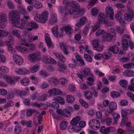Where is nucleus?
<instances>
[{
    "label": "nucleus",
    "instance_id": "1",
    "mask_svg": "<svg viewBox=\"0 0 134 134\" xmlns=\"http://www.w3.org/2000/svg\"><path fill=\"white\" fill-rule=\"evenodd\" d=\"M63 3L67 5L66 11L70 14H73L75 13V12L80 10V5L76 2L72 1L69 2L68 0H63Z\"/></svg>",
    "mask_w": 134,
    "mask_h": 134
},
{
    "label": "nucleus",
    "instance_id": "2",
    "mask_svg": "<svg viewBox=\"0 0 134 134\" xmlns=\"http://www.w3.org/2000/svg\"><path fill=\"white\" fill-rule=\"evenodd\" d=\"M29 19V16L24 15L23 16L20 20L19 19L13 24L17 27L25 29L27 27L28 20Z\"/></svg>",
    "mask_w": 134,
    "mask_h": 134
},
{
    "label": "nucleus",
    "instance_id": "3",
    "mask_svg": "<svg viewBox=\"0 0 134 134\" xmlns=\"http://www.w3.org/2000/svg\"><path fill=\"white\" fill-rule=\"evenodd\" d=\"M41 53L39 51L36 52L29 54L27 56L29 60L32 63H34L41 58Z\"/></svg>",
    "mask_w": 134,
    "mask_h": 134
},
{
    "label": "nucleus",
    "instance_id": "4",
    "mask_svg": "<svg viewBox=\"0 0 134 134\" xmlns=\"http://www.w3.org/2000/svg\"><path fill=\"white\" fill-rule=\"evenodd\" d=\"M9 14L13 24L20 19V13L17 10L11 11L9 12Z\"/></svg>",
    "mask_w": 134,
    "mask_h": 134
},
{
    "label": "nucleus",
    "instance_id": "5",
    "mask_svg": "<svg viewBox=\"0 0 134 134\" xmlns=\"http://www.w3.org/2000/svg\"><path fill=\"white\" fill-rule=\"evenodd\" d=\"M52 31L53 35L56 37L62 38L63 36L64 32L62 29L60 32H59L58 31V26L57 25L54 26L52 29Z\"/></svg>",
    "mask_w": 134,
    "mask_h": 134
},
{
    "label": "nucleus",
    "instance_id": "6",
    "mask_svg": "<svg viewBox=\"0 0 134 134\" xmlns=\"http://www.w3.org/2000/svg\"><path fill=\"white\" fill-rule=\"evenodd\" d=\"M127 11L128 13L124 14V17L125 20L130 22L132 21L134 18V12L130 8L128 9Z\"/></svg>",
    "mask_w": 134,
    "mask_h": 134
},
{
    "label": "nucleus",
    "instance_id": "7",
    "mask_svg": "<svg viewBox=\"0 0 134 134\" xmlns=\"http://www.w3.org/2000/svg\"><path fill=\"white\" fill-rule=\"evenodd\" d=\"M130 37L127 34L122 37L123 41L122 43V47L124 50H126L129 47V42L130 41Z\"/></svg>",
    "mask_w": 134,
    "mask_h": 134
},
{
    "label": "nucleus",
    "instance_id": "8",
    "mask_svg": "<svg viewBox=\"0 0 134 134\" xmlns=\"http://www.w3.org/2000/svg\"><path fill=\"white\" fill-rule=\"evenodd\" d=\"M89 125L93 129L96 130L98 129L100 127V122L98 120L93 119L90 121Z\"/></svg>",
    "mask_w": 134,
    "mask_h": 134
},
{
    "label": "nucleus",
    "instance_id": "9",
    "mask_svg": "<svg viewBox=\"0 0 134 134\" xmlns=\"http://www.w3.org/2000/svg\"><path fill=\"white\" fill-rule=\"evenodd\" d=\"M106 15L107 17H109L111 19H114V12L113 8L108 6L105 9Z\"/></svg>",
    "mask_w": 134,
    "mask_h": 134
},
{
    "label": "nucleus",
    "instance_id": "10",
    "mask_svg": "<svg viewBox=\"0 0 134 134\" xmlns=\"http://www.w3.org/2000/svg\"><path fill=\"white\" fill-rule=\"evenodd\" d=\"M44 38L48 48H49L51 47L53 48L54 47V45L52 43L51 39L48 34H45Z\"/></svg>",
    "mask_w": 134,
    "mask_h": 134
},
{
    "label": "nucleus",
    "instance_id": "11",
    "mask_svg": "<svg viewBox=\"0 0 134 134\" xmlns=\"http://www.w3.org/2000/svg\"><path fill=\"white\" fill-rule=\"evenodd\" d=\"M27 27H28L27 28V30L28 31H31L32 29H36L38 27V25L37 24L35 21H32L30 23L28 22L27 24Z\"/></svg>",
    "mask_w": 134,
    "mask_h": 134
},
{
    "label": "nucleus",
    "instance_id": "12",
    "mask_svg": "<svg viewBox=\"0 0 134 134\" xmlns=\"http://www.w3.org/2000/svg\"><path fill=\"white\" fill-rule=\"evenodd\" d=\"M98 22L97 23H99V24L100 23L106 24L107 22L108 21L106 18V17L103 13L99 14L98 16Z\"/></svg>",
    "mask_w": 134,
    "mask_h": 134
},
{
    "label": "nucleus",
    "instance_id": "13",
    "mask_svg": "<svg viewBox=\"0 0 134 134\" xmlns=\"http://www.w3.org/2000/svg\"><path fill=\"white\" fill-rule=\"evenodd\" d=\"M13 59L16 63L18 65H21L23 62V59L18 55H14Z\"/></svg>",
    "mask_w": 134,
    "mask_h": 134
},
{
    "label": "nucleus",
    "instance_id": "14",
    "mask_svg": "<svg viewBox=\"0 0 134 134\" xmlns=\"http://www.w3.org/2000/svg\"><path fill=\"white\" fill-rule=\"evenodd\" d=\"M72 109V108L71 107H69L67 108V109H64L62 110V115L63 116L67 117H69L70 115V111L68 109L70 110Z\"/></svg>",
    "mask_w": 134,
    "mask_h": 134
},
{
    "label": "nucleus",
    "instance_id": "15",
    "mask_svg": "<svg viewBox=\"0 0 134 134\" xmlns=\"http://www.w3.org/2000/svg\"><path fill=\"white\" fill-rule=\"evenodd\" d=\"M63 32L65 31L66 33L68 34L71 35L73 32V30L70 26H66L62 28Z\"/></svg>",
    "mask_w": 134,
    "mask_h": 134
},
{
    "label": "nucleus",
    "instance_id": "16",
    "mask_svg": "<svg viewBox=\"0 0 134 134\" xmlns=\"http://www.w3.org/2000/svg\"><path fill=\"white\" fill-rule=\"evenodd\" d=\"M54 55L58 58L59 60L62 62H66V59L64 56L62 54L59 53L58 52H55L54 53Z\"/></svg>",
    "mask_w": 134,
    "mask_h": 134
},
{
    "label": "nucleus",
    "instance_id": "17",
    "mask_svg": "<svg viewBox=\"0 0 134 134\" xmlns=\"http://www.w3.org/2000/svg\"><path fill=\"white\" fill-rule=\"evenodd\" d=\"M53 100L55 101L62 105H64L65 103V99L64 98L60 96H56L54 97Z\"/></svg>",
    "mask_w": 134,
    "mask_h": 134
},
{
    "label": "nucleus",
    "instance_id": "18",
    "mask_svg": "<svg viewBox=\"0 0 134 134\" xmlns=\"http://www.w3.org/2000/svg\"><path fill=\"white\" fill-rule=\"evenodd\" d=\"M80 120V117L77 116L73 118L70 122V123L72 125L75 126L78 124Z\"/></svg>",
    "mask_w": 134,
    "mask_h": 134
},
{
    "label": "nucleus",
    "instance_id": "19",
    "mask_svg": "<svg viewBox=\"0 0 134 134\" xmlns=\"http://www.w3.org/2000/svg\"><path fill=\"white\" fill-rule=\"evenodd\" d=\"M114 36L113 35L109 34H105V35L102 36V38L106 42H110L112 40Z\"/></svg>",
    "mask_w": 134,
    "mask_h": 134
},
{
    "label": "nucleus",
    "instance_id": "20",
    "mask_svg": "<svg viewBox=\"0 0 134 134\" xmlns=\"http://www.w3.org/2000/svg\"><path fill=\"white\" fill-rule=\"evenodd\" d=\"M15 71L18 74L20 75H25L28 74L29 72V70L26 69H17Z\"/></svg>",
    "mask_w": 134,
    "mask_h": 134
},
{
    "label": "nucleus",
    "instance_id": "21",
    "mask_svg": "<svg viewBox=\"0 0 134 134\" xmlns=\"http://www.w3.org/2000/svg\"><path fill=\"white\" fill-rule=\"evenodd\" d=\"M111 129H114L113 127L106 128L104 126H102L100 129V132L102 133H107L110 132Z\"/></svg>",
    "mask_w": 134,
    "mask_h": 134
},
{
    "label": "nucleus",
    "instance_id": "22",
    "mask_svg": "<svg viewBox=\"0 0 134 134\" xmlns=\"http://www.w3.org/2000/svg\"><path fill=\"white\" fill-rule=\"evenodd\" d=\"M87 19L85 17H82L80 19V22H78L75 25L78 27H80L83 26L85 23V21Z\"/></svg>",
    "mask_w": 134,
    "mask_h": 134
},
{
    "label": "nucleus",
    "instance_id": "23",
    "mask_svg": "<svg viewBox=\"0 0 134 134\" xmlns=\"http://www.w3.org/2000/svg\"><path fill=\"white\" fill-rule=\"evenodd\" d=\"M17 50L18 51L21 52L23 53H26L29 51V49L22 46L18 47H17Z\"/></svg>",
    "mask_w": 134,
    "mask_h": 134
},
{
    "label": "nucleus",
    "instance_id": "24",
    "mask_svg": "<svg viewBox=\"0 0 134 134\" xmlns=\"http://www.w3.org/2000/svg\"><path fill=\"white\" fill-rule=\"evenodd\" d=\"M49 15V13L47 11H45L42 12V23H46L47 20Z\"/></svg>",
    "mask_w": 134,
    "mask_h": 134
},
{
    "label": "nucleus",
    "instance_id": "25",
    "mask_svg": "<svg viewBox=\"0 0 134 134\" xmlns=\"http://www.w3.org/2000/svg\"><path fill=\"white\" fill-rule=\"evenodd\" d=\"M75 100L74 97L71 95H68L66 96V101L69 103L73 104L75 102Z\"/></svg>",
    "mask_w": 134,
    "mask_h": 134
},
{
    "label": "nucleus",
    "instance_id": "26",
    "mask_svg": "<svg viewBox=\"0 0 134 134\" xmlns=\"http://www.w3.org/2000/svg\"><path fill=\"white\" fill-rule=\"evenodd\" d=\"M109 50L114 53L117 54L118 52L119 49L117 45H115L113 47L109 48Z\"/></svg>",
    "mask_w": 134,
    "mask_h": 134
},
{
    "label": "nucleus",
    "instance_id": "27",
    "mask_svg": "<svg viewBox=\"0 0 134 134\" xmlns=\"http://www.w3.org/2000/svg\"><path fill=\"white\" fill-rule=\"evenodd\" d=\"M84 77L92 76L93 75L91 73L90 69L88 68H86L83 70Z\"/></svg>",
    "mask_w": 134,
    "mask_h": 134
},
{
    "label": "nucleus",
    "instance_id": "28",
    "mask_svg": "<svg viewBox=\"0 0 134 134\" xmlns=\"http://www.w3.org/2000/svg\"><path fill=\"white\" fill-rule=\"evenodd\" d=\"M123 75L126 76L132 77L134 76V72L131 70H125Z\"/></svg>",
    "mask_w": 134,
    "mask_h": 134
},
{
    "label": "nucleus",
    "instance_id": "29",
    "mask_svg": "<svg viewBox=\"0 0 134 134\" xmlns=\"http://www.w3.org/2000/svg\"><path fill=\"white\" fill-rule=\"evenodd\" d=\"M79 127H76L75 129V130L78 132L80 131L81 130L80 127L83 128L85 127L86 125V123L85 122L81 121L80 122L79 124Z\"/></svg>",
    "mask_w": 134,
    "mask_h": 134
},
{
    "label": "nucleus",
    "instance_id": "30",
    "mask_svg": "<svg viewBox=\"0 0 134 134\" xmlns=\"http://www.w3.org/2000/svg\"><path fill=\"white\" fill-rule=\"evenodd\" d=\"M84 95L85 97L88 100L92 98V95L90 91H85L84 92Z\"/></svg>",
    "mask_w": 134,
    "mask_h": 134
},
{
    "label": "nucleus",
    "instance_id": "31",
    "mask_svg": "<svg viewBox=\"0 0 134 134\" xmlns=\"http://www.w3.org/2000/svg\"><path fill=\"white\" fill-rule=\"evenodd\" d=\"M111 115L114 118V121H113V123L115 124H117L119 118L120 117V115L118 114H115L114 113H112Z\"/></svg>",
    "mask_w": 134,
    "mask_h": 134
},
{
    "label": "nucleus",
    "instance_id": "32",
    "mask_svg": "<svg viewBox=\"0 0 134 134\" xmlns=\"http://www.w3.org/2000/svg\"><path fill=\"white\" fill-rule=\"evenodd\" d=\"M15 93L17 95L21 97L26 95V92L24 91H20L18 90H15Z\"/></svg>",
    "mask_w": 134,
    "mask_h": 134
},
{
    "label": "nucleus",
    "instance_id": "33",
    "mask_svg": "<svg viewBox=\"0 0 134 134\" xmlns=\"http://www.w3.org/2000/svg\"><path fill=\"white\" fill-rule=\"evenodd\" d=\"M109 107L110 110H114L117 108L116 104L115 102H111L109 103Z\"/></svg>",
    "mask_w": 134,
    "mask_h": 134
},
{
    "label": "nucleus",
    "instance_id": "34",
    "mask_svg": "<svg viewBox=\"0 0 134 134\" xmlns=\"http://www.w3.org/2000/svg\"><path fill=\"white\" fill-rule=\"evenodd\" d=\"M20 82L21 84L24 86H28L30 82V80L27 78H24L20 81Z\"/></svg>",
    "mask_w": 134,
    "mask_h": 134
},
{
    "label": "nucleus",
    "instance_id": "35",
    "mask_svg": "<svg viewBox=\"0 0 134 134\" xmlns=\"http://www.w3.org/2000/svg\"><path fill=\"white\" fill-rule=\"evenodd\" d=\"M39 94L38 93H34L31 96V99L33 100L36 99L37 98L38 99L37 100L38 102H39L40 100H41L42 99L41 96V97H38Z\"/></svg>",
    "mask_w": 134,
    "mask_h": 134
},
{
    "label": "nucleus",
    "instance_id": "36",
    "mask_svg": "<svg viewBox=\"0 0 134 134\" xmlns=\"http://www.w3.org/2000/svg\"><path fill=\"white\" fill-rule=\"evenodd\" d=\"M0 20L4 22L7 21V17L6 14L2 12L0 13Z\"/></svg>",
    "mask_w": 134,
    "mask_h": 134
},
{
    "label": "nucleus",
    "instance_id": "37",
    "mask_svg": "<svg viewBox=\"0 0 134 134\" xmlns=\"http://www.w3.org/2000/svg\"><path fill=\"white\" fill-rule=\"evenodd\" d=\"M102 58L105 59H110L111 57V53L109 52H105L102 54Z\"/></svg>",
    "mask_w": 134,
    "mask_h": 134
},
{
    "label": "nucleus",
    "instance_id": "38",
    "mask_svg": "<svg viewBox=\"0 0 134 134\" xmlns=\"http://www.w3.org/2000/svg\"><path fill=\"white\" fill-rule=\"evenodd\" d=\"M34 19L38 22L41 23L42 22V14H36L34 17Z\"/></svg>",
    "mask_w": 134,
    "mask_h": 134
},
{
    "label": "nucleus",
    "instance_id": "39",
    "mask_svg": "<svg viewBox=\"0 0 134 134\" xmlns=\"http://www.w3.org/2000/svg\"><path fill=\"white\" fill-rule=\"evenodd\" d=\"M57 21V18L55 15H52L49 21V23L53 25Z\"/></svg>",
    "mask_w": 134,
    "mask_h": 134
},
{
    "label": "nucleus",
    "instance_id": "40",
    "mask_svg": "<svg viewBox=\"0 0 134 134\" xmlns=\"http://www.w3.org/2000/svg\"><path fill=\"white\" fill-rule=\"evenodd\" d=\"M18 7L20 13L23 14V16L24 15H25L27 14V12L25 8L24 7L20 5H18Z\"/></svg>",
    "mask_w": 134,
    "mask_h": 134
},
{
    "label": "nucleus",
    "instance_id": "41",
    "mask_svg": "<svg viewBox=\"0 0 134 134\" xmlns=\"http://www.w3.org/2000/svg\"><path fill=\"white\" fill-rule=\"evenodd\" d=\"M60 47L62 50L63 51L64 54L66 55H67L68 53V49L67 48V47L66 46L64 45L63 43L62 42L60 44Z\"/></svg>",
    "mask_w": 134,
    "mask_h": 134
},
{
    "label": "nucleus",
    "instance_id": "42",
    "mask_svg": "<svg viewBox=\"0 0 134 134\" xmlns=\"http://www.w3.org/2000/svg\"><path fill=\"white\" fill-rule=\"evenodd\" d=\"M38 37L37 36H34L31 34H30L28 35V40L30 42H32L37 40Z\"/></svg>",
    "mask_w": 134,
    "mask_h": 134
},
{
    "label": "nucleus",
    "instance_id": "43",
    "mask_svg": "<svg viewBox=\"0 0 134 134\" xmlns=\"http://www.w3.org/2000/svg\"><path fill=\"white\" fill-rule=\"evenodd\" d=\"M8 71V69L4 66H1L0 68V74H3L7 72Z\"/></svg>",
    "mask_w": 134,
    "mask_h": 134
},
{
    "label": "nucleus",
    "instance_id": "44",
    "mask_svg": "<svg viewBox=\"0 0 134 134\" xmlns=\"http://www.w3.org/2000/svg\"><path fill=\"white\" fill-rule=\"evenodd\" d=\"M67 122L66 121L61 122L60 123V128L62 130H64L67 127Z\"/></svg>",
    "mask_w": 134,
    "mask_h": 134
},
{
    "label": "nucleus",
    "instance_id": "45",
    "mask_svg": "<svg viewBox=\"0 0 134 134\" xmlns=\"http://www.w3.org/2000/svg\"><path fill=\"white\" fill-rule=\"evenodd\" d=\"M123 67L127 69H130L134 68V63H130L123 65Z\"/></svg>",
    "mask_w": 134,
    "mask_h": 134
},
{
    "label": "nucleus",
    "instance_id": "46",
    "mask_svg": "<svg viewBox=\"0 0 134 134\" xmlns=\"http://www.w3.org/2000/svg\"><path fill=\"white\" fill-rule=\"evenodd\" d=\"M13 35L15 36L19 40H21V36L20 35V33L16 30H14L12 31Z\"/></svg>",
    "mask_w": 134,
    "mask_h": 134
},
{
    "label": "nucleus",
    "instance_id": "47",
    "mask_svg": "<svg viewBox=\"0 0 134 134\" xmlns=\"http://www.w3.org/2000/svg\"><path fill=\"white\" fill-rule=\"evenodd\" d=\"M115 29L118 33L120 34L121 35H122V34L124 33V29L118 26H116V27Z\"/></svg>",
    "mask_w": 134,
    "mask_h": 134
},
{
    "label": "nucleus",
    "instance_id": "48",
    "mask_svg": "<svg viewBox=\"0 0 134 134\" xmlns=\"http://www.w3.org/2000/svg\"><path fill=\"white\" fill-rule=\"evenodd\" d=\"M26 46L28 47L29 51L30 50L32 51H34L36 50V47L33 43H32L30 44H27L26 45Z\"/></svg>",
    "mask_w": 134,
    "mask_h": 134
},
{
    "label": "nucleus",
    "instance_id": "49",
    "mask_svg": "<svg viewBox=\"0 0 134 134\" xmlns=\"http://www.w3.org/2000/svg\"><path fill=\"white\" fill-rule=\"evenodd\" d=\"M110 94L111 97L113 98L117 97L120 96V94L119 93L115 91H112L110 93Z\"/></svg>",
    "mask_w": 134,
    "mask_h": 134
},
{
    "label": "nucleus",
    "instance_id": "50",
    "mask_svg": "<svg viewBox=\"0 0 134 134\" xmlns=\"http://www.w3.org/2000/svg\"><path fill=\"white\" fill-rule=\"evenodd\" d=\"M106 33V31H105L104 30L99 29L97 31L96 33V35L97 36L103 35H104V34H105Z\"/></svg>",
    "mask_w": 134,
    "mask_h": 134
},
{
    "label": "nucleus",
    "instance_id": "51",
    "mask_svg": "<svg viewBox=\"0 0 134 134\" xmlns=\"http://www.w3.org/2000/svg\"><path fill=\"white\" fill-rule=\"evenodd\" d=\"M37 111L35 109H31L29 110L27 112V116H31L33 113H37Z\"/></svg>",
    "mask_w": 134,
    "mask_h": 134
},
{
    "label": "nucleus",
    "instance_id": "52",
    "mask_svg": "<svg viewBox=\"0 0 134 134\" xmlns=\"http://www.w3.org/2000/svg\"><path fill=\"white\" fill-rule=\"evenodd\" d=\"M8 82L10 84L13 85L15 84L14 79L12 77H9L6 78Z\"/></svg>",
    "mask_w": 134,
    "mask_h": 134
},
{
    "label": "nucleus",
    "instance_id": "53",
    "mask_svg": "<svg viewBox=\"0 0 134 134\" xmlns=\"http://www.w3.org/2000/svg\"><path fill=\"white\" fill-rule=\"evenodd\" d=\"M80 9H80L79 11H76V12L75 13H76L73 15L74 18H78L80 17L83 15V14L81 12Z\"/></svg>",
    "mask_w": 134,
    "mask_h": 134
},
{
    "label": "nucleus",
    "instance_id": "54",
    "mask_svg": "<svg viewBox=\"0 0 134 134\" xmlns=\"http://www.w3.org/2000/svg\"><path fill=\"white\" fill-rule=\"evenodd\" d=\"M39 69V67L37 65L34 66L30 69V71L32 73L36 72Z\"/></svg>",
    "mask_w": 134,
    "mask_h": 134
},
{
    "label": "nucleus",
    "instance_id": "55",
    "mask_svg": "<svg viewBox=\"0 0 134 134\" xmlns=\"http://www.w3.org/2000/svg\"><path fill=\"white\" fill-rule=\"evenodd\" d=\"M14 105V103L13 101H9L7 103V104H5L3 108H6L9 107H11L13 106Z\"/></svg>",
    "mask_w": 134,
    "mask_h": 134
},
{
    "label": "nucleus",
    "instance_id": "56",
    "mask_svg": "<svg viewBox=\"0 0 134 134\" xmlns=\"http://www.w3.org/2000/svg\"><path fill=\"white\" fill-rule=\"evenodd\" d=\"M119 83L121 86L124 87H125L127 85V82L125 80L120 81L119 82Z\"/></svg>",
    "mask_w": 134,
    "mask_h": 134
},
{
    "label": "nucleus",
    "instance_id": "57",
    "mask_svg": "<svg viewBox=\"0 0 134 134\" xmlns=\"http://www.w3.org/2000/svg\"><path fill=\"white\" fill-rule=\"evenodd\" d=\"M103 46L100 44L94 48V49L98 52H101L102 51L103 48Z\"/></svg>",
    "mask_w": 134,
    "mask_h": 134
},
{
    "label": "nucleus",
    "instance_id": "58",
    "mask_svg": "<svg viewBox=\"0 0 134 134\" xmlns=\"http://www.w3.org/2000/svg\"><path fill=\"white\" fill-rule=\"evenodd\" d=\"M98 12V10L95 7L92 9L91 11V12L94 16L97 15Z\"/></svg>",
    "mask_w": 134,
    "mask_h": 134
},
{
    "label": "nucleus",
    "instance_id": "59",
    "mask_svg": "<svg viewBox=\"0 0 134 134\" xmlns=\"http://www.w3.org/2000/svg\"><path fill=\"white\" fill-rule=\"evenodd\" d=\"M129 111V109H122L121 110V115L122 117H126L127 116L128 112Z\"/></svg>",
    "mask_w": 134,
    "mask_h": 134
},
{
    "label": "nucleus",
    "instance_id": "60",
    "mask_svg": "<svg viewBox=\"0 0 134 134\" xmlns=\"http://www.w3.org/2000/svg\"><path fill=\"white\" fill-rule=\"evenodd\" d=\"M92 42L94 48L100 44H99V40H92Z\"/></svg>",
    "mask_w": 134,
    "mask_h": 134
},
{
    "label": "nucleus",
    "instance_id": "61",
    "mask_svg": "<svg viewBox=\"0 0 134 134\" xmlns=\"http://www.w3.org/2000/svg\"><path fill=\"white\" fill-rule=\"evenodd\" d=\"M51 107L57 109L59 107V105L58 102H53L51 104Z\"/></svg>",
    "mask_w": 134,
    "mask_h": 134
},
{
    "label": "nucleus",
    "instance_id": "62",
    "mask_svg": "<svg viewBox=\"0 0 134 134\" xmlns=\"http://www.w3.org/2000/svg\"><path fill=\"white\" fill-rule=\"evenodd\" d=\"M84 57L86 60L88 62H91L92 61V59L91 57L87 54H84Z\"/></svg>",
    "mask_w": 134,
    "mask_h": 134
},
{
    "label": "nucleus",
    "instance_id": "63",
    "mask_svg": "<svg viewBox=\"0 0 134 134\" xmlns=\"http://www.w3.org/2000/svg\"><path fill=\"white\" fill-rule=\"evenodd\" d=\"M22 129L21 127L17 126L15 127L14 131L15 133H20L21 132Z\"/></svg>",
    "mask_w": 134,
    "mask_h": 134
},
{
    "label": "nucleus",
    "instance_id": "64",
    "mask_svg": "<svg viewBox=\"0 0 134 134\" xmlns=\"http://www.w3.org/2000/svg\"><path fill=\"white\" fill-rule=\"evenodd\" d=\"M130 60L129 58V57H123L120 58L119 59V61L121 62L122 63L126 62L127 61H129Z\"/></svg>",
    "mask_w": 134,
    "mask_h": 134
}]
</instances>
